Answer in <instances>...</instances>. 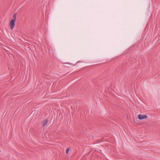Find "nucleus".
<instances>
[{
  "label": "nucleus",
  "instance_id": "nucleus-3",
  "mask_svg": "<svg viewBox=\"0 0 160 160\" xmlns=\"http://www.w3.org/2000/svg\"><path fill=\"white\" fill-rule=\"evenodd\" d=\"M48 122V119H45L42 122V125L43 127H44L45 126H46V125H47V124Z\"/></svg>",
  "mask_w": 160,
  "mask_h": 160
},
{
  "label": "nucleus",
  "instance_id": "nucleus-2",
  "mask_svg": "<svg viewBox=\"0 0 160 160\" xmlns=\"http://www.w3.org/2000/svg\"><path fill=\"white\" fill-rule=\"evenodd\" d=\"M15 21L13 20H11L10 21V28L11 29H12L15 26Z\"/></svg>",
  "mask_w": 160,
  "mask_h": 160
},
{
  "label": "nucleus",
  "instance_id": "nucleus-4",
  "mask_svg": "<svg viewBox=\"0 0 160 160\" xmlns=\"http://www.w3.org/2000/svg\"><path fill=\"white\" fill-rule=\"evenodd\" d=\"M16 13H14L13 15V19L12 20H14V21L16 20Z\"/></svg>",
  "mask_w": 160,
  "mask_h": 160
},
{
  "label": "nucleus",
  "instance_id": "nucleus-5",
  "mask_svg": "<svg viewBox=\"0 0 160 160\" xmlns=\"http://www.w3.org/2000/svg\"><path fill=\"white\" fill-rule=\"evenodd\" d=\"M69 151V148H67V149L66 151L67 153H68V152Z\"/></svg>",
  "mask_w": 160,
  "mask_h": 160
},
{
  "label": "nucleus",
  "instance_id": "nucleus-1",
  "mask_svg": "<svg viewBox=\"0 0 160 160\" xmlns=\"http://www.w3.org/2000/svg\"><path fill=\"white\" fill-rule=\"evenodd\" d=\"M138 119L139 120H142L145 119L147 118V116L146 115H141V114H139L138 116Z\"/></svg>",
  "mask_w": 160,
  "mask_h": 160
}]
</instances>
